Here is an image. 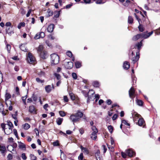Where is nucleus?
Returning <instances> with one entry per match:
<instances>
[{
	"mask_svg": "<svg viewBox=\"0 0 160 160\" xmlns=\"http://www.w3.org/2000/svg\"><path fill=\"white\" fill-rule=\"evenodd\" d=\"M83 115V113L82 112L78 111L76 113L72 114L70 117V119L74 123L79 121Z\"/></svg>",
	"mask_w": 160,
	"mask_h": 160,
	"instance_id": "obj_1",
	"label": "nucleus"
},
{
	"mask_svg": "<svg viewBox=\"0 0 160 160\" xmlns=\"http://www.w3.org/2000/svg\"><path fill=\"white\" fill-rule=\"evenodd\" d=\"M51 63L52 65L58 64L59 61V57L56 53H53L51 55Z\"/></svg>",
	"mask_w": 160,
	"mask_h": 160,
	"instance_id": "obj_2",
	"label": "nucleus"
},
{
	"mask_svg": "<svg viewBox=\"0 0 160 160\" xmlns=\"http://www.w3.org/2000/svg\"><path fill=\"white\" fill-rule=\"evenodd\" d=\"M92 129L93 132L91 135V138L93 140H95L97 138V133L98 132V130L94 126L92 127Z\"/></svg>",
	"mask_w": 160,
	"mask_h": 160,
	"instance_id": "obj_3",
	"label": "nucleus"
},
{
	"mask_svg": "<svg viewBox=\"0 0 160 160\" xmlns=\"http://www.w3.org/2000/svg\"><path fill=\"white\" fill-rule=\"evenodd\" d=\"M6 124L4 123H2L1 124V126L3 130L4 131L5 133L7 135H9L12 132V128H6Z\"/></svg>",
	"mask_w": 160,
	"mask_h": 160,
	"instance_id": "obj_4",
	"label": "nucleus"
},
{
	"mask_svg": "<svg viewBox=\"0 0 160 160\" xmlns=\"http://www.w3.org/2000/svg\"><path fill=\"white\" fill-rule=\"evenodd\" d=\"M28 61L30 63H33L35 61V58L31 53H29L27 56Z\"/></svg>",
	"mask_w": 160,
	"mask_h": 160,
	"instance_id": "obj_5",
	"label": "nucleus"
},
{
	"mask_svg": "<svg viewBox=\"0 0 160 160\" xmlns=\"http://www.w3.org/2000/svg\"><path fill=\"white\" fill-rule=\"evenodd\" d=\"M135 90L134 88L132 87L129 91V96L130 98L133 99L135 97Z\"/></svg>",
	"mask_w": 160,
	"mask_h": 160,
	"instance_id": "obj_6",
	"label": "nucleus"
},
{
	"mask_svg": "<svg viewBox=\"0 0 160 160\" xmlns=\"http://www.w3.org/2000/svg\"><path fill=\"white\" fill-rule=\"evenodd\" d=\"M54 88V87L53 84H52V86L50 85H47L45 87V91L47 93H50L52 90Z\"/></svg>",
	"mask_w": 160,
	"mask_h": 160,
	"instance_id": "obj_7",
	"label": "nucleus"
},
{
	"mask_svg": "<svg viewBox=\"0 0 160 160\" xmlns=\"http://www.w3.org/2000/svg\"><path fill=\"white\" fill-rule=\"evenodd\" d=\"M153 33V31L148 33V34H146L145 32H143L141 34V38H143L144 39L147 38L150 36Z\"/></svg>",
	"mask_w": 160,
	"mask_h": 160,
	"instance_id": "obj_8",
	"label": "nucleus"
},
{
	"mask_svg": "<svg viewBox=\"0 0 160 160\" xmlns=\"http://www.w3.org/2000/svg\"><path fill=\"white\" fill-rule=\"evenodd\" d=\"M132 117L133 120L134 121H136L137 119L141 117V115L138 114L137 112H134L132 113Z\"/></svg>",
	"mask_w": 160,
	"mask_h": 160,
	"instance_id": "obj_9",
	"label": "nucleus"
},
{
	"mask_svg": "<svg viewBox=\"0 0 160 160\" xmlns=\"http://www.w3.org/2000/svg\"><path fill=\"white\" fill-rule=\"evenodd\" d=\"M18 147L20 149L22 150H25L26 149V145L23 143L21 142H18Z\"/></svg>",
	"mask_w": 160,
	"mask_h": 160,
	"instance_id": "obj_10",
	"label": "nucleus"
},
{
	"mask_svg": "<svg viewBox=\"0 0 160 160\" xmlns=\"http://www.w3.org/2000/svg\"><path fill=\"white\" fill-rule=\"evenodd\" d=\"M73 64L71 62H66L65 64L66 68L68 69H71L73 67Z\"/></svg>",
	"mask_w": 160,
	"mask_h": 160,
	"instance_id": "obj_11",
	"label": "nucleus"
},
{
	"mask_svg": "<svg viewBox=\"0 0 160 160\" xmlns=\"http://www.w3.org/2000/svg\"><path fill=\"white\" fill-rule=\"evenodd\" d=\"M126 152L130 157H132L135 155V152L130 149L126 150Z\"/></svg>",
	"mask_w": 160,
	"mask_h": 160,
	"instance_id": "obj_12",
	"label": "nucleus"
},
{
	"mask_svg": "<svg viewBox=\"0 0 160 160\" xmlns=\"http://www.w3.org/2000/svg\"><path fill=\"white\" fill-rule=\"evenodd\" d=\"M54 28V24H51L48 26V27L47 28V30L48 32H53Z\"/></svg>",
	"mask_w": 160,
	"mask_h": 160,
	"instance_id": "obj_13",
	"label": "nucleus"
},
{
	"mask_svg": "<svg viewBox=\"0 0 160 160\" xmlns=\"http://www.w3.org/2000/svg\"><path fill=\"white\" fill-rule=\"evenodd\" d=\"M92 92V96H89L88 98V99L87 100V102L88 103L90 101L92 100H93L94 99V97H93L94 94V92L92 90H90L89 92Z\"/></svg>",
	"mask_w": 160,
	"mask_h": 160,
	"instance_id": "obj_14",
	"label": "nucleus"
},
{
	"mask_svg": "<svg viewBox=\"0 0 160 160\" xmlns=\"http://www.w3.org/2000/svg\"><path fill=\"white\" fill-rule=\"evenodd\" d=\"M139 58V52H137L136 56L135 57L132 59V61L133 63H136Z\"/></svg>",
	"mask_w": 160,
	"mask_h": 160,
	"instance_id": "obj_15",
	"label": "nucleus"
},
{
	"mask_svg": "<svg viewBox=\"0 0 160 160\" xmlns=\"http://www.w3.org/2000/svg\"><path fill=\"white\" fill-rule=\"evenodd\" d=\"M40 56L43 59H45L47 57V52L46 51H43L41 52L40 54Z\"/></svg>",
	"mask_w": 160,
	"mask_h": 160,
	"instance_id": "obj_16",
	"label": "nucleus"
},
{
	"mask_svg": "<svg viewBox=\"0 0 160 160\" xmlns=\"http://www.w3.org/2000/svg\"><path fill=\"white\" fill-rule=\"evenodd\" d=\"M17 146V145L16 143H13L12 145H8L7 146V148L9 151L11 152L10 151L9 149H12V151H14V148H16Z\"/></svg>",
	"mask_w": 160,
	"mask_h": 160,
	"instance_id": "obj_17",
	"label": "nucleus"
},
{
	"mask_svg": "<svg viewBox=\"0 0 160 160\" xmlns=\"http://www.w3.org/2000/svg\"><path fill=\"white\" fill-rule=\"evenodd\" d=\"M29 111L31 113H36V110L34 106L33 105L30 106L29 107Z\"/></svg>",
	"mask_w": 160,
	"mask_h": 160,
	"instance_id": "obj_18",
	"label": "nucleus"
},
{
	"mask_svg": "<svg viewBox=\"0 0 160 160\" xmlns=\"http://www.w3.org/2000/svg\"><path fill=\"white\" fill-rule=\"evenodd\" d=\"M123 67L124 69H128L130 68L129 63L127 61H125L123 63Z\"/></svg>",
	"mask_w": 160,
	"mask_h": 160,
	"instance_id": "obj_19",
	"label": "nucleus"
},
{
	"mask_svg": "<svg viewBox=\"0 0 160 160\" xmlns=\"http://www.w3.org/2000/svg\"><path fill=\"white\" fill-rule=\"evenodd\" d=\"M80 147L82 151L85 154H88L89 153V151L87 148L83 147L82 146H81Z\"/></svg>",
	"mask_w": 160,
	"mask_h": 160,
	"instance_id": "obj_20",
	"label": "nucleus"
},
{
	"mask_svg": "<svg viewBox=\"0 0 160 160\" xmlns=\"http://www.w3.org/2000/svg\"><path fill=\"white\" fill-rule=\"evenodd\" d=\"M5 101L6 102V104L7 105H8L7 102V101H8V100L10 99L11 98V95L8 92H6L5 94Z\"/></svg>",
	"mask_w": 160,
	"mask_h": 160,
	"instance_id": "obj_21",
	"label": "nucleus"
},
{
	"mask_svg": "<svg viewBox=\"0 0 160 160\" xmlns=\"http://www.w3.org/2000/svg\"><path fill=\"white\" fill-rule=\"evenodd\" d=\"M141 38V34H139L133 37L132 40L133 41H136Z\"/></svg>",
	"mask_w": 160,
	"mask_h": 160,
	"instance_id": "obj_22",
	"label": "nucleus"
},
{
	"mask_svg": "<svg viewBox=\"0 0 160 160\" xmlns=\"http://www.w3.org/2000/svg\"><path fill=\"white\" fill-rule=\"evenodd\" d=\"M6 148L5 146H1L0 145V151L2 153H4L6 151Z\"/></svg>",
	"mask_w": 160,
	"mask_h": 160,
	"instance_id": "obj_23",
	"label": "nucleus"
},
{
	"mask_svg": "<svg viewBox=\"0 0 160 160\" xmlns=\"http://www.w3.org/2000/svg\"><path fill=\"white\" fill-rule=\"evenodd\" d=\"M144 123V121L143 118H139L138 122V125L140 126H142Z\"/></svg>",
	"mask_w": 160,
	"mask_h": 160,
	"instance_id": "obj_24",
	"label": "nucleus"
},
{
	"mask_svg": "<svg viewBox=\"0 0 160 160\" xmlns=\"http://www.w3.org/2000/svg\"><path fill=\"white\" fill-rule=\"evenodd\" d=\"M60 152L61 153V158L62 160H65L66 158V156L63 152L61 150Z\"/></svg>",
	"mask_w": 160,
	"mask_h": 160,
	"instance_id": "obj_25",
	"label": "nucleus"
},
{
	"mask_svg": "<svg viewBox=\"0 0 160 160\" xmlns=\"http://www.w3.org/2000/svg\"><path fill=\"white\" fill-rule=\"evenodd\" d=\"M63 119L62 118H58L56 120V122L57 124L59 125H60L63 121Z\"/></svg>",
	"mask_w": 160,
	"mask_h": 160,
	"instance_id": "obj_26",
	"label": "nucleus"
},
{
	"mask_svg": "<svg viewBox=\"0 0 160 160\" xmlns=\"http://www.w3.org/2000/svg\"><path fill=\"white\" fill-rule=\"evenodd\" d=\"M23 128L25 130H27L30 128V125L29 124L26 123L22 125Z\"/></svg>",
	"mask_w": 160,
	"mask_h": 160,
	"instance_id": "obj_27",
	"label": "nucleus"
},
{
	"mask_svg": "<svg viewBox=\"0 0 160 160\" xmlns=\"http://www.w3.org/2000/svg\"><path fill=\"white\" fill-rule=\"evenodd\" d=\"M75 64L77 68H80L81 66V62L80 61H76L75 62Z\"/></svg>",
	"mask_w": 160,
	"mask_h": 160,
	"instance_id": "obj_28",
	"label": "nucleus"
},
{
	"mask_svg": "<svg viewBox=\"0 0 160 160\" xmlns=\"http://www.w3.org/2000/svg\"><path fill=\"white\" fill-rule=\"evenodd\" d=\"M6 124V125H7L9 127V128H12L13 127V125L12 123L9 121H8L7 124Z\"/></svg>",
	"mask_w": 160,
	"mask_h": 160,
	"instance_id": "obj_29",
	"label": "nucleus"
},
{
	"mask_svg": "<svg viewBox=\"0 0 160 160\" xmlns=\"http://www.w3.org/2000/svg\"><path fill=\"white\" fill-rule=\"evenodd\" d=\"M47 12L48 13L47 16L48 17L52 16L53 14V11H51L50 9L48 10Z\"/></svg>",
	"mask_w": 160,
	"mask_h": 160,
	"instance_id": "obj_30",
	"label": "nucleus"
},
{
	"mask_svg": "<svg viewBox=\"0 0 160 160\" xmlns=\"http://www.w3.org/2000/svg\"><path fill=\"white\" fill-rule=\"evenodd\" d=\"M20 49L22 51L26 52L27 51V49L25 47V46L23 44H22L20 46Z\"/></svg>",
	"mask_w": 160,
	"mask_h": 160,
	"instance_id": "obj_31",
	"label": "nucleus"
},
{
	"mask_svg": "<svg viewBox=\"0 0 160 160\" xmlns=\"http://www.w3.org/2000/svg\"><path fill=\"white\" fill-rule=\"evenodd\" d=\"M133 18L131 16H129L128 19V22L129 23H132L133 22Z\"/></svg>",
	"mask_w": 160,
	"mask_h": 160,
	"instance_id": "obj_32",
	"label": "nucleus"
},
{
	"mask_svg": "<svg viewBox=\"0 0 160 160\" xmlns=\"http://www.w3.org/2000/svg\"><path fill=\"white\" fill-rule=\"evenodd\" d=\"M142 40L141 41L139 42H138L136 45L137 47L138 48L139 50L141 48V46H142Z\"/></svg>",
	"mask_w": 160,
	"mask_h": 160,
	"instance_id": "obj_33",
	"label": "nucleus"
},
{
	"mask_svg": "<svg viewBox=\"0 0 160 160\" xmlns=\"http://www.w3.org/2000/svg\"><path fill=\"white\" fill-rule=\"evenodd\" d=\"M136 101V102L138 105L140 106H142V105L143 102L142 100L137 99Z\"/></svg>",
	"mask_w": 160,
	"mask_h": 160,
	"instance_id": "obj_34",
	"label": "nucleus"
},
{
	"mask_svg": "<svg viewBox=\"0 0 160 160\" xmlns=\"http://www.w3.org/2000/svg\"><path fill=\"white\" fill-rule=\"evenodd\" d=\"M25 25V24L24 22H21L18 25V29H20L22 27H24Z\"/></svg>",
	"mask_w": 160,
	"mask_h": 160,
	"instance_id": "obj_35",
	"label": "nucleus"
},
{
	"mask_svg": "<svg viewBox=\"0 0 160 160\" xmlns=\"http://www.w3.org/2000/svg\"><path fill=\"white\" fill-rule=\"evenodd\" d=\"M139 24V25L138 27L139 31L140 32H142L144 30V28L142 25L140 24V23Z\"/></svg>",
	"mask_w": 160,
	"mask_h": 160,
	"instance_id": "obj_36",
	"label": "nucleus"
},
{
	"mask_svg": "<svg viewBox=\"0 0 160 160\" xmlns=\"http://www.w3.org/2000/svg\"><path fill=\"white\" fill-rule=\"evenodd\" d=\"M8 102L9 103V104L10 105V106L9 107L8 109L10 111H11L12 109V102L11 101L9 100L8 101Z\"/></svg>",
	"mask_w": 160,
	"mask_h": 160,
	"instance_id": "obj_37",
	"label": "nucleus"
},
{
	"mask_svg": "<svg viewBox=\"0 0 160 160\" xmlns=\"http://www.w3.org/2000/svg\"><path fill=\"white\" fill-rule=\"evenodd\" d=\"M108 129L110 133H112V132L113 130V128L112 126L111 125H109L108 127Z\"/></svg>",
	"mask_w": 160,
	"mask_h": 160,
	"instance_id": "obj_38",
	"label": "nucleus"
},
{
	"mask_svg": "<svg viewBox=\"0 0 160 160\" xmlns=\"http://www.w3.org/2000/svg\"><path fill=\"white\" fill-rule=\"evenodd\" d=\"M36 81L39 83H43L44 82V80H42L38 78H36Z\"/></svg>",
	"mask_w": 160,
	"mask_h": 160,
	"instance_id": "obj_39",
	"label": "nucleus"
},
{
	"mask_svg": "<svg viewBox=\"0 0 160 160\" xmlns=\"http://www.w3.org/2000/svg\"><path fill=\"white\" fill-rule=\"evenodd\" d=\"M93 86L96 87H98L99 85V82L97 81H94L93 82Z\"/></svg>",
	"mask_w": 160,
	"mask_h": 160,
	"instance_id": "obj_40",
	"label": "nucleus"
},
{
	"mask_svg": "<svg viewBox=\"0 0 160 160\" xmlns=\"http://www.w3.org/2000/svg\"><path fill=\"white\" fill-rule=\"evenodd\" d=\"M27 95H26L24 96H23V97H22V100L24 103V104L25 105H26V99H27Z\"/></svg>",
	"mask_w": 160,
	"mask_h": 160,
	"instance_id": "obj_41",
	"label": "nucleus"
},
{
	"mask_svg": "<svg viewBox=\"0 0 160 160\" xmlns=\"http://www.w3.org/2000/svg\"><path fill=\"white\" fill-rule=\"evenodd\" d=\"M54 75L56 78L57 80H59L61 79V76L59 74L57 73H55Z\"/></svg>",
	"mask_w": 160,
	"mask_h": 160,
	"instance_id": "obj_42",
	"label": "nucleus"
},
{
	"mask_svg": "<svg viewBox=\"0 0 160 160\" xmlns=\"http://www.w3.org/2000/svg\"><path fill=\"white\" fill-rule=\"evenodd\" d=\"M108 148L110 151L113 152L114 151V148L113 146H111L109 145H108Z\"/></svg>",
	"mask_w": 160,
	"mask_h": 160,
	"instance_id": "obj_43",
	"label": "nucleus"
},
{
	"mask_svg": "<svg viewBox=\"0 0 160 160\" xmlns=\"http://www.w3.org/2000/svg\"><path fill=\"white\" fill-rule=\"evenodd\" d=\"M31 160H36L37 158L33 154H30Z\"/></svg>",
	"mask_w": 160,
	"mask_h": 160,
	"instance_id": "obj_44",
	"label": "nucleus"
},
{
	"mask_svg": "<svg viewBox=\"0 0 160 160\" xmlns=\"http://www.w3.org/2000/svg\"><path fill=\"white\" fill-rule=\"evenodd\" d=\"M6 32L10 35H11L14 32L13 31H9V28L8 29H6Z\"/></svg>",
	"mask_w": 160,
	"mask_h": 160,
	"instance_id": "obj_45",
	"label": "nucleus"
},
{
	"mask_svg": "<svg viewBox=\"0 0 160 160\" xmlns=\"http://www.w3.org/2000/svg\"><path fill=\"white\" fill-rule=\"evenodd\" d=\"M48 38L50 39L54 40L55 39V37L52 36V34H50L48 35Z\"/></svg>",
	"mask_w": 160,
	"mask_h": 160,
	"instance_id": "obj_46",
	"label": "nucleus"
},
{
	"mask_svg": "<svg viewBox=\"0 0 160 160\" xmlns=\"http://www.w3.org/2000/svg\"><path fill=\"white\" fill-rule=\"evenodd\" d=\"M67 55L69 57H72V52L70 51H68L66 52Z\"/></svg>",
	"mask_w": 160,
	"mask_h": 160,
	"instance_id": "obj_47",
	"label": "nucleus"
},
{
	"mask_svg": "<svg viewBox=\"0 0 160 160\" xmlns=\"http://www.w3.org/2000/svg\"><path fill=\"white\" fill-rule=\"evenodd\" d=\"M3 105L2 104L0 103V112H2V113L4 115H5V114L3 113Z\"/></svg>",
	"mask_w": 160,
	"mask_h": 160,
	"instance_id": "obj_48",
	"label": "nucleus"
},
{
	"mask_svg": "<svg viewBox=\"0 0 160 160\" xmlns=\"http://www.w3.org/2000/svg\"><path fill=\"white\" fill-rule=\"evenodd\" d=\"M83 156L82 153H81L78 157L79 160H83Z\"/></svg>",
	"mask_w": 160,
	"mask_h": 160,
	"instance_id": "obj_49",
	"label": "nucleus"
},
{
	"mask_svg": "<svg viewBox=\"0 0 160 160\" xmlns=\"http://www.w3.org/2000/svg\"><path fill=\"white\" fill-rule=\"evenodd\" d=\"M59 114L61 117H64L66 115L65 112L62 111H60L59 112Z\"/></svg>",
	"mask_w": 160,
	"mask_h": 160,
	"instance_id": "obj_50",
	"label": "nucleus"
},
{
	"mask_svg": "<svg viewBox=\"0 0 160 160\" xmlns=\"http://www.w3.org/2000/svg\"><path fill=\"white\" fill-rule=\"evenodd\" d=\"M122 124L126 125L127 126H130V124L127 121L124 120H122Z\"/></svg>",
	"mask_w": 160,
	"mask_h": 160,
	"instance_id": "obj_51",
	"label": "nucleus"
},
{
	"mask_svg": "<svg viewBox=\"0 0 160 160\" xmlns=\"http://www.w3.org/2000/svg\"><path fill=\"white\" fill-rule=\"evenodd\" d=\"M21 157L22 159L24 160H25L27 158V157L24 153H23L22 154Z\"/></svg>",
	"mask_w": 160,
	"mask_h": 160,
	"instance_id": "obj_52",
	"label": "nucleus"
},
{
	"mask_svg": "<svg viewBox=\"0 0 160 160\" xmlns=\"http://www.w3.org/2000/svg\"><path fill=\"white\" fill-rule=\"evenodd\" d=\"M69 95L70 96L71 99L72 100H75V97H74V96L73 94L72 93H69Z\"/></svg>",
	"mask_w": 160,
	"mask_h": 160,
	"instance_id": "obj_53",
	"label": "nucleus"
},
{
	"mask_svg": "<svg viewBox=\"0 0 160 160\" xmlns=\"http://www.w3.org/2000/svg\"><path fill=\"white\" fill-rule=\"evenodd\" d=\"M53 145L54 146H57L59 145L58 141V140L56 141L55 142L53 143Z\"/></svg>",
	"mask_w": 160,
	"mask_h": 160,
	"instance_id": "obj_54",
	"label": "nucleus"
},
{
	"mask_svg": "<svg viewBox=\"0 0 160 160\" xmlns=\"http://www.w3.org/2000/svg\"><path fill=\"white\" fill-rule=\"evenodd\" d=\"M8 160H11L12 158V156L11 154H9L7 156Z\"/></svg>",
	"mask_w": 160,
	"mask_h": 160,
	"instance_id": "obj_55",
	"label": "nucleus"
},
{
	"mask_svg": "<svg viewBox=\"0 0 160 160\" xmlns=\"http://www.w3.org/2000/svg\"><path fill=\"white\" fill-rule=\"evenodd\" d=\"M43 49V46L42 45H40L39 46L38 48V51L41 52L42 51V50Z\"/></svg>",
	"mask_w": 160,
	"mask_h": 160,
	"instance_id": "obj_56",
	"label": "nucleus"
},
{
	"mask_svg": "<svg viewBox=\"0 0 160 160\" xmlns=\"http://www.w3.org/2000/svg\"><path fill=\"white\" fill-rule=\"evenodd\" d=\"M72 78L74 79H77V75L76 73L74 72H73L72 73Z\"/></svg>",
	"mask_w": 160,
	"mask_h": 160,
	"instance_id": "obj_57",
	"label": "nucleus"
},
{
	"mask_svg": "<svg viewBox=\"0 0 160 160\" xmlns=\"http://www.w3.org/2000/svg\"><path fill=\"white\" fill-rule=\"evenodd\" d=\"M40 38V36L39 33H37L34 37V38L35 39H37Z\"/></svg>",
	"mask_w": 160,
	"mask_h": 160,
	"instance_id": "obj_58",
	"label": "nucleus"
},
{
	"mask_svg": "<svg viewBox=\"0 0 160 160\" xmlns=\"http://www.w3.org/2000/svg\"><path fill=\"white\" fill-rule=\"evenodd\" d=\"M40 36V38H43L45 37V33L44 32H41L40 33H39Z\"/></svg>",
	"mask_w": 160,
	"mask_h": 160,
	"instance_id": "obj_59",
	"label": "nucleus"
},
{
	"mask_svg": "<svg viewBox=\"0 0 160 160\" xmlns=\"http://www.w3.org/2000/svg\"><path fill=\"white\" fill-rule=\"evenodd\" d=\"M11 46L9 44H7V50L8 52H10V49H11Z\"/></svg>",
	"mask_w": 160,
	"mask_h": 160,
	"instance_id": "obj_60",
	"label": "nucleus"
},
{
	"mask_svg": "<svg viewBox=\"0 0 160 160\" xmlns=\"http://www.w3.org/2000/svg\"><path fill=\"white\" fill-rule=\"evenodd\" d=\"M95 102H97L99 98V96L98 94H96L95 95Z\"/></svg>",
	"mask_w": 160,
	"mask_h": 160,
	"instance_id": "obj_61",
	"label": "nucleus"
},
{
	"mask_svg": "<svg viewBox=\"0 0 160 160\" xmlns=\"http://www.w3.org/2000/svg\"><path fill=\"white\" fill-rule=\"evenodd\" d=\"M32 100L34 101H36L37 100V97L35 95H34V94H33L32 95Z\"/></svg>",
	"mask_w": 160,
	"mask_h": 160,
	"instance_id": "obj_62",
	"label": "nucleus"
},
{
	"mask_svg": "<svg viewBox=\"0 0 160 160\" xmlns=\"http://www.w3.org/2000/svg\"><path fill=\"white\" fill-rule=\"evenodd\" d=\"M118 115L117 114H114L112 117V120H115L117 118H118Z\"/></svg>",
	"mask_w": 160,
	"mask_h": 160,
	"instance_id": "obj_63",
	"label": "nucleus"
},
{
	"mask_svg": "<svg viewBox=\"0 0 160 160\" xmlns=\"http://www.w3.org/2000/svg\"><path fill=\"white\" fill-rule=\"evenodd\" d=\"M155 33L157 35H159L160 34V28L156 30Z\"/></svg>",
	"mask_w": 160,
	"mask_h": 160,
	"instance_id": "obj_64",
	"label": "nucleus"
}]
</instances>
